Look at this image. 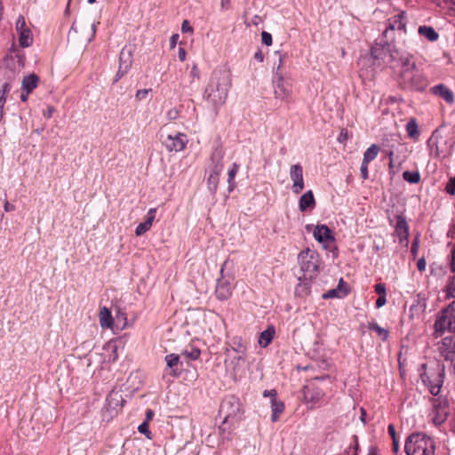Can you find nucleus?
<instances>
[{
    "instance_id": "473e14b6",
    "label": "nucleus",
    "mask_w": 455,
    "mask_h": 455,
    "mask_svg": "<svg viewBox=\"0 0 455 455\" xmlns=\"http://www.w3.org/2000/svg\"><path fill=\"white\" fill-rule=\"evenodd\" d=\"M108 405L113 409L123 406V398L118 392H111L107 398Z\"/></svg>"
},
{
    "instance_id": "a211bd4d",
    "label": "nucleus",
    "mask_w": 455,
    "mask_h": 455,
    "mask_svg": "<svg viewBox=\"0 0 455 455\" xmlns=\"http://www.w3.org/2000/svg\"><path fill=\"white\" fill-rule=\"evenodd\" d=\"M433 94L443 99L447 103L452 104L454 101L453 92L444 84H438L431 88Z\"/></svg>"
},
{
    "instance_id": "79ce46f5",
    "label": "nucleus",
    "mask_w": 455,
    "mask_h": 455,
    "mask_svg": "<svg viewBox=\"0 0 455 455\" xmlns=\"http://www.w3.org/2000/svg\"><path fill=\"white\" fill-rule=\"evenodd\" d=\"M445 190L450 195H455V177L451 178L446 185Z\"/></svg>"
},
{
    "instance_id": "6e6d98bb",
    "label": "nucleus",
    "mask_w": 455,
    "mask_h": 455,
    "mask_svg": "<svg viewBox=\"0 0 455 455\" xmlns=\"http://www.w3.org/2000/svg\"><path fill=\"white\" fill-rule=\"evenodd\" d=\"M387 302L386 296H379V298L376 300V307L378 308L383 307Z\"/></svg>"
},
{
    "instance_id": "8fccbe9b",
    "label": "nucleus",
    "mask_w": 455,
    "mask_h": 455,
    "mask_svg": "<svg viewBox=\"0 0 455 455\" xmlns=\"http://www.w3.org/2000/svg\"><path fill=\"white\" fill-rule=\"evenodd\" d=\"M375 291L379 294V296H386V285L384 283H377L375 285Z\"/></svg>"
},
{
    "instance_id": "412c9836",
    "label": "nucleus",
    "mask_w": 455,
    "mask_h": 455,
    "mask_svg": "<svg viewBox=\"0 0 455 455\" xmlns=\"http://www.w3.org/2000/svg\"><path fill=\"white\" fill-rule=\"evenodd\" d=\"M315 206V201L311 190H308L302 195L299 200V208L301 212H305L307 209H313Z\"/></svg>"
},
{
    "instance_id": "e2e57ef3",
    "label": "nucleus",
    "mask_w": 455,
    "mask_h": 455,
    "mask_svg": "<svg viewBox=\"0 0 455 455\" xmlns=\"http://www.w3.org/2000/svg\"><path fill=\"white\" fill-rule=\"evenodd\" d=\"M4 208L5 212H12L15 210V206L7 201L4 203Z\"/></svg>"
},
{
    "instance_id": "f3484780",
    "label": "nucleus",
    "mask_w": 455,
    "mask_h": 455,
    "mask_svg": "<svg viewBox=\"0 0 455 455\" xmlns=\"http://www.w3.org/2000/svg\"><path fill=\"white\" fill-rule=\"evenodd\" d=\"M348 294V288L346 282L340 279L338 286L335 289L329 290L323 295V299H343Z\"/></svg>"
},
{
    "instance_id": "a19ab883",
    "label": "nucleus",
    "mask_w": 455,
    "mask_h": 455,
    "mask_svg": "<svg viewBox=\"0 0 455 455\" xmlns=\"http://www.w3.org/2000/svg\"><path fill=\"white\" fill-rule=\"evenodd\" d=\"M185 355H187V357H188L189 359H192V360H196L199 358L200 355H201V351L200 349L198 348H196V347H192L190 350H186L185 351Z\"/></svg>"
},
{
    "instance_id": "680f3d73",
    "label": "nucleus",
    "mask_w": 455,
    "mask_h": 455,
    "mask_svg": "<svg viewBox=\"0 0 455 455\" xmlns=\"http://www.w3.org/2000/svg\"><path fill=\"white\" fill-rule=\"evenodd\" d=\"M128 71H122L121 67H119L118 71L116 72L115 82H117L122 76H124Z\"/></svg>"
},
{
    "instance_id": "b1692460",
    "label": "nucleus",
    "mask_w": 455,
    "mask_h": 455,
    "mask_svg": "<svg viewBox=\"0 0 455 455\" xmlns=\"http://www.w3.org/2000/svg\"><path fill=\"white\" fill-rule=\"evenodd\" d=\"M132 64V55L131 51L123 49L120 52L119 57V67L122 71H128Z\"/></svg>"
},
{
    "instance_id": "a18cd8bd",
    "label": "nucleus",
    "mask_w": 455,
    "mask_h": 455,
    "mask_svg": "<svg viewBox=\"0 0 455 455\" xmlns=\"http://www.w3.org/2000/svg\"><path fill=\"white\" fill-rule=\"evenodd\" d=\"M275 53L278 54V64L276 66V68H275L274 76H278V72H282V66L283 64V60L285 59V56L280 54L277 52Z\"/></svg>"
},
{
    "instance_id": "c85d7f7f",
    "label": "nucleus",
    "mask_w": 455,
    "mask_h": 455,
    "mask_svg": "<svg viewBox=\"0 0 455 455\" xmlns=\"http://www.w3.org/2000/svg\"><path fill=\"white\" fill-rule=\"evenodd\" d=\"M270 403L272 410L271 420L275 422L278 420L279 416L283 413L284 410V404L282 401L277 399L271 401Z\"/></svg>"
},
{
    "instance_id": "f704fd0d",
    "label": "nucleus",
    "mask_w": 455,
    "mask_h": 455,
    "mask_svg": "<svg viewBox=\"0 0 455 455\" xmlns=\"http://www.w3.org/2000/svg\"><path fill=\"white\" fill-rule=\"evenodd\" d=\"M369 329L372 331H375L382 340H386L388 338V331L380 327L376 323H371L369 324Z\"/></svg>"
},
{
    "instance_id": "5fc2aeb1",
    "label": "nucleus",
    "mask_w": 455,
    "mask_h": 455,
    "mask_svg": "<svg viewBox=\"0 0 455 455\" xmlns=\"http://www.w3.org/2000/svg\"><path fill=\"white\" fill-rule=\"evenodd\" d=\"M149 91L150 90H148V89H141V90L137 91L136 95H135L136 99L139 100L146 99Z\"/></svg>"
},
{
    "instance_id": "e433bc0d",
    "label": "nucleus",
    "mask_w": 455,
    "mask_h": 455,
    "mask_svg": "<svg viewBox=\"0 0 455 455\" xmlns=\"http://www.w3.org/2000/svg\"><path fill=\"white\" fill-rule=\"evenodd\" d=\"M406 131L411 138H414L419 135V127L415 119H411L407 123Z\"/></svg>"
},
{
    "instance_id": "f257e3e1",
    "label": "nucleus",
    "mask_w": 455,
    "mask_h": 455,
    "mask_svg": "<svg viewBox=\"0 0 455 455\" xmlns=\"http://www.w3.org/2000/svg\"><path fill=\"white\" fill-rule=\"evenodd\" d=\"M405 12H400L388 20V24L383 32L382 42L376 43L371 49V54L375 60H382L384 64L395 67L402 65L401 78L403 83L417 91L424 90L427 85V80L424 74L416 68L411 57L402 54L396 48V44L405 43Z\"/></svg>"
},
{
    "instance_id": "6e6552de",
    "label": "nucleus",
    "mask_w": 455,
    "mask_h": 455,
    "mask_svg": "<svg viewBox=\"0 0 455 455\" xmlns=\"http://www.w3.org/2000/svg\"><path fill=\"white\" fill-rule=\"evenodd\" d=\"M188 142V137L182 132H174L163 137L162 144L169 152H180L182 151Z\"/></svg>"
},
{
    "instance_id": "72a5a7b5",
    "label": "nucleus",
    "mask_w": 455,
    "mask_h": 455,
    "mask_svg": "<svg viewBox=\"0 0 455 455\" xmlns=\"http://www.w3.org/2000/svg\"><path fill=\"white\" fill-rule=\"evenodd\" d=\"M238 171H239V164H237L236 163H234L232 165V168L228 171V182L229 191H232L235 187L234 180H235V177L237 174Z\"/></svg>"
},
{
    "instance_id": "774afa93",
    "label": "nucleus",
    "mask_w": 455,
    "mask_h": 455,
    "mask_svg": "<svg viewBox=\"0 0 455 455\" xmlns=\"http://www.w3.org/2000/svg\"><path fill=\"white\" fill-rule=\"evenodd\" d=\"M443 4L448 7L455 6V0H443Z\"/></svg>"
},
{
    "instance_id": "69168bd1",
    "label": "nucleus",
    "mask_w": 455,
    "mask_h": 455,
    "mask_svg": "<svg viewBox=\"0 0 455 455\" xmlns=\"http://www.w3.org/2000/svg\"><path fill=\"white\" fill-rule=\"evenodd\" d=\"M254 59L259 60V62H262L263 60H264V56H263V53L260 52V51H258L257 52H255L254 54Z\"/></svg>"
},
{
    "instance_id": "f8f14e48",
    "label": "nucleus",
    "mask_w": 455,
    "mask_h": 455,
    "mask_svg": "<svg viewBox=\"0 0 455 455\" xmlns=\"http://www.w3.org/2000/svg\"><path fill=\"white\" fill-rule=\"evenodd\" d=\"M292 182L291 190L294 194H299L304 189L303 168L299 164H292L289 172Z\"/></svg>"
},
{
    "instance_id": "4c0bfd02",
    "label": "nucleus",
    "mask_w": 455,
    "mask_h": 455,
    "mask_svg": "<svg viewBox=\"0 0 455 455\" xmlns=\"http://www.w3.org/2000/svg\"><path fill=\"white\" fill-rule=\"evenodd\" d=\"M11 87V84L6 82L3 84L2 89L0 91V109L2 110L6 101L5 96L8 92H10Z\"/></svg>"
},
{
    "instance_id": "09e8293b",
    "label": "nucleus",
    "mask_w": 455,
    "mask_h": 455,
    "mask_svg": "<svg viewBox=\"0 0 455 455\" xmlns=\"http://www.w3.org/2000/svg\"><path fill=\"white\" fill-rule=\"evenodd\" d=\"M181 31L183 33H192L193 32V28L191 27L190 23L188 20H184L182 21V24H181Z\"/></svg>"
},
{
    "instance_id": "c9c22d12",
    "label": "nucleus",
    "mask_w": 455,
    "mask_h": 455,
    "mask_svg": "<svg viewBox=\"0 0 455 455\" xmlns=\"http://www.w3.org/2000/svg\"><path fill=\"white\" fill-rule=\"evenodd\" d=\"M403 178L411 184H416L420 180V175L418 172L406 171L403 173Z\"/></svg>"
},
{
    "instance_id": "9d476101",
    "label": "nucleus",
    "mask_w": 455,
    "mask_h": 455,
    "mask_svg": "<svg viewBox=\"0 0 455 455\" xmlns=\"http://www.w3.org/2000/svg\"><path fill=\"white\" fill-rule=\"evenodd\" d=\"M15 28L19 36V44L21 47H28L33 43V35L27 26L25 18L20 15L17 19Z\"/></svg>"
},
{
    "instance_id": "ea45409f",
    "label": "nucleus",
    "mask_w": 455,
    "mask_h": 455,
    "mask_svg": "<svg viewBox=\"0 0 455 455\" xmlns=\"http://www.w3.org/2000/svg\"><path fill=\"white\" fill-rule=\"evenodd\" d=\"M437 143H438L437 139L434 138V137L430 138V140H428V145L431 148L432 153L435 154V156H439L441 152L439 150Z\"/></svg>"
},
{
    "instance_id": "864d4df0",
    "label": "nucleus",
    "mask_w": 455,
    "mask_h": 455,
    "mask_svg": "<svg viewBox=\"0 0 455 455\" xmlns=\"http://www.w3.org/2000/svg\"><path fill=\"white\" fill-rule=\"evenodd\" d=\"M220 11L226 12L231 8V0H220Z\"/></svg>"
},
{
    "instance_id": "2f4dec72",
    "label": "nucleus",
    "mask_w": 455,
    "mask_h": 455,
    "mask_svg": "<svg viewBox=\"0 0 455 455\" xmlns=\"http://www.w3.org/2000/svg\"><path fill=\"white\" fill-rule=\"evenodd\" d=\"M379 150L380 148L377 144L371 145L363 154V162L369 164L374 160L377 157Z\"/></svg>"
},
{
    "instance_id": "4d7b16f0",
    "label": "nucleus",
    "mask_w": 455,
    "mask_h": 455,
    "mask_svg": "<svg viewBox=\"0 0 455 455\" xmlns=\"http://www.w3.org/2000/svg\"><path fill=\"white\" fill-rule=\"evenodd\" d=\"M186 56H187L186 50L182 47H180L179 51H178V57H179L180 60L184 61L186 60Z\"/></svg>"
},
{
    "instance_id": "de8ad7c7",
    "label": "nucleus",
    "mask_w": 455,
    "mask_h": 455,
    "mask_svg": "<svg viewBox=\"0 0 455 455\" xmlns=\"http://www.w3.org/2000/svg\"><path fill=\"white\" fill-rule=\"evenodd\" d=\"M190 76L192 78V82L194 80H198L200 78V71H199L196 64H194L192 66L191 71H190Z\"/></svg>"
},
{
    "instance_id": "13d9d810",
    "label": "nucleus",
    "mask_w": 455,
    "mask_h": 455,
    "mask_svg": "<svg viewBox=\"0 0 455 455\" xmlns=\"http://www.w3.org/2000/svg\"><path fill=\"white\" fill-rule=\"evenodd\" d=\"M387 431H388V434L390 435V436L392 437V439L397 438L395 428L394 425H392V424L388 425Z\"/></svg>"
},
{
    "instance_id": "9b49d317",
    "label": "nucleus",
    "mask_w": 455,
    "mask_h": 455,
    "mask_svg": "<svg viewBox=\"0 0 455 455\" xmlns=\"http://www.w3.org/2000/svg\"><path fill=\"white\" fill-rule=\"evenodd\" d=\"M220 411L225 415V420L234 419L241 412V403L235 396L225 399L220 405Z\"/></svg>"
},
{
    "instance_id": "39448f33",
    "label": "nucleus",
    "mask_w": 455,
    "mask_h": 455,
    "mask_svg": "<svg viewBox=\"0 0 455 455\" xmlns=\"http://www.w3.org/2000/svg\"><path fill=\"white\" fill-rule=\"evenodd\" d=\"M273 92L275 99L289 103L292 100V84L285 79L283 72L273 76Z\"/></svg>"
},
{
    "instance_id": "a878e982",
    "label": "nucleus",
    "mask_w": 455,
    "mask_h": 455,
    "mask_svg": "<svg viewBox=\"0 0 455 455\" xmlns=\"http://www.w3.org/2000/svg\"><path fill=\"white\" fill-rule=\"evenodd\" d=\"M323 393L318 388L307 389L305 391L304 397L307 403L313 405L316 404L322 400Z\"/></svg>"
},
{
    "instance_id": "20e7f679",
    "label": "nucleus",
    "mask_w": 455,
    "mask_h": 455,
    "mask_svg": "<svg viewBox=\"0 0 455 455\" xmlns=\"http://www.w3.org/2000/svg\"><path fill=\"white\" fill-rule=\"evenodd\" d=\"M298 261L306 278H312L317 274L320 259L315 251L309 248L301 251L298 255Z\"/></svg>"
},
{
    "instance_id": "603ef678",
    "label": "nucleus",
    "mask_w": 455,
    "mask_h": 455,
    "mask_svg": "<svg viewBox=\"0 0 455 455\" xmlns=\"http://www.w3.org/2000/svg\"><path fill=\"white\" fill-rule=\"evenodd\" d=\"M263 396L269 397L270 398V402L273 401V400H275V399H277L276 398V396H277L276 390L275 389L265 390L263 392Z\"/></svg>"
},
{
    "instance_id": "dca6fc26",
    "label": "nucleus",
    "mask_w": 455,
    "mask_h": 455,
    "mask_svg": "<svg viewBox=\"0 0 455 455\" xmlns=\"http://www.w3.org/2000/svg\"><path fill=\"white\" fill-rule=\"evenodd\" d=\"M222 169H223V166H222L221 161L219 160L214 164V166L212 170V172L210 173V175L207 179L208 188L212 192H215L218 188L219 179H220V175L222 172Z\"/></svg>"
},
{
    "instance_id": "423d86ee",
    "label": "nucleus",
    "mask_w": 455,
    "mask_h": 455,
    "mask_svg": "<svg viewBox=\"0 0 455 455\" xmlns=\"http://www.w3.org/2000/svg\"><path fill=\"white\" fill-rule=\"evenodd\" d=\"M435 332L443 333L448 330L455 334V300L443 312L435 323Z\"/></svg>"
},
{
    "instance_id": "ddd939ff",
    "label": "nucleus",
    "mask_w": 455,
    "mask_h": 455,
    "mask_svg": "<svg viewBox=\"0 0 455 455\" xmlns=\"http://www.w3.org/2000/svg\"><path fill=\"white\" fill-rule=\"evenodd\" d=\"M433 415L432 420L435 425H441L445 421L449 414L447 403L440 398H435L432 402Z\"/></svg>"
},
{
    "instance_id": "37998d69",
    "label": "nucleus",
    "mask_w": 455,
    "mask_h": 455,
    "mask_svg": "<svg viewBox=\"0 0 455 455\" xmlns=\"http://www.w3.org/2000/svg\"><path fill=\"white\" fill-rule=\"evenodd\" d=\"M138 430L140 433L144 434L147 437L149 438L150 431L148 430V423L144 421L138 427Z\"/></svg>"
},
{
    "instance_id": "3c124183",
    "label": "nucleus",
    "mask_w": 455,
    "mask_h": 455,
    "mask_svg": "<svg viewBox=\"0 0 455 455\" xmlns=\"http://www.w3.org/2000/svg\"><path fill=\"white\" fill-rule=\"evenodd\" d=\"M360 172H361V176H362L363 180H367L369 177L367 163L362 162Z\"/></svg>"
},
{
    "instance_id": "bb28decb",
    "label": "nucleus",
    "mask_w": 455,
    "mask_h": 455,
    "mask_svg": "<svg viewBox=\"0 0 455 455\" xmlns=\"http://www.w3.org/2000/svg\"><path fill=\"white\" fill-rule=\"evenodd\" d=\"M38 80V76L35 74H29L28 76H24L21 84L22 91L31 92L35 88H36Z\"/></svg>"
},
{
    "instance_id": "f03ea898",
    "label": "nucleus",
    "mask_w": 455,
    "mask_h": 455,
    "mask_svg": "<svg viewBox=\"0 0 455 455\" xmlns=\"http://www.w3.org/2000/svg\"><path fill=\"white\" fill-rule=\"evenodd\" d=\"M232 84L231 73L226 68L215 69L204 91V99L215 108L222 106Z\"/></svg>"
},
{
    "instance_id": "6ab92c4d",
    "label": "nucleus",
    "mask_w": 455,
    "mask_h": 455,
    "mask_svg": "<svg viewBox=\"0 0 455 455\" xmlns=\"http://www.w3.org/2000/svg\"><path fill=\"white\" fill-rule=\"evenodd\" d=\"M423 382L429 387V391L433 395H437L443 385V378L441 373L436 374L435 380L429 376L422 377Z\"/></svg>"
},
{
    "instance_id": "aec40b11",
    "label": "nucleus",
    "mask_w": 455,
    "mask_h": 455,
    "mask_svg": "<svg viewBox=\"0 0 455 455\" xmlns=\"http://www.w3.org/2000/svg\"><path fill=\"white\" fill-rule=\"evenodd\" d=\"M314 237L319 243H325L334 240L330 228L325 225H318L315 227L314 230Z\"/></svg>"
},
{
    "instance_id": "bf43d9fd",
    "label": "nucleus",
    "mask_w": 455,
    "mask_h": 455,
    "mask_svg": "<svg viewBox=\"0 0 455 455\" xmlns=\"http://www.w3.org/2000/svg\"><path fill=\"white\" fill-rule=\"evenodd\" d=\"M417 267L419 271H424L426 269V260L421 258L417 262Z\"/></svg>"
},
{
    "instance_id": "7c9ffc66",
    "label": "nucleus",
    "mask_w": 455,
    "mask_h": 455,
    "mask_svg": "<svg viewBox=\"0 0 455 455\" xmlns=\"http://www.w3.org/2000/svg\"><path fill=\"white\" fill-rule=\"evenodd\" d=\"M165 362H166L167 368L171 370L170 374L172 376H176L177 370L175 368L178 366L179 362H180L179 355H177L175 354L167 355L165 356Z\"/></svg>"
},
{
    "instance_id": "4468645a",
    "label": "nucleus",
    "mask_w": 455,
    "mask_h": 455,
    "mask_svg": "<svg viewBox=\"0 0 455 455\" xmlns=\"http://www.w3.org/2000/svg\"><path fill=\"white\" fill-rule=\"evenodd\" d=\"M102 358V363H113L117 360V346L115 342L109 341L106 343L102 347V352L100 354Z\"/></svg>"
},
{
    "instance_id": "393cba45",
    "label": "nucleus",
    "mask_w": 455,
    "mask_h": 455,
    "mask_svg": "<svg viewBox=\"0 0 455 455\" xmlns=\"http://www.w3.org/2000/svg\"><path fill=\"white\" fill-rule=\"evenodd\" d=\"M395 232L397 233L401 241L408 238V225L404 218L398 216L395 223Z\"/></svg>"
},
{
    "instance_id": "7ed1b4c3",
    "label": "nucleus",
    "mask_w": 455,
    "mask_h": 455,
    "mask_svg": "<svg viewBox=\"0 0 455 455\" xmlns=\"http://www.w3.org/2000/svg\"><path fill=\"white\" fill-rule=\"evenodd\" d=\"M404 450L407 455H435V442L422 433L410 435L405 442Z\"/></svg>"
},
{
    "instance_id": "1a4fd4ad",
    "label": "nucleus",
    "mask_w": 455,
    "mask_h": 455,
    "mask_svg": "<svg viewBox=\"0 0 455 455\" xmlns=\"http://www.w3.org/2000/svg\"><path fill=\"white\" fill-rule=\"evenodd\" d=\"M437 349L446 361L455 363V334L444 337L437 344Z\"/></svg>"
},
{
    "instance_id": "0eeeda50",
    "label": "nucleus",
    "mask_w": 455,
    "mask_h": 455,
    "mask_svg": "<svg viewBox=\"0 0 455 455\" xmlns=\"http://www.w3.org/2000/svg\"><path fill=\"white\" fill-rule=\"evenodd\" d=\"M228 261H225L220 268V277L218 278L216 286V296L219 299L224 300L228 299L233 291L232 281L234 280L233 275L226 276L224 275V269Z\"/></svg>"
},
{
    "instance_id": "58836bf2",
    "label": "nucleus",
    "mask_w": 455,
    "mask_h": 455,
    "mask_svg": "<svg viewBox=\"0 0 455 455\" xmlns=\"http://www.w3.org/2000/svg\"><path fill=\"white\" fill-rule=\"evenodd\" d=\"M445 291L448 298H455V275L450 278Z\"/></svg>"
},
{
    "instance_id": "052dcab7",
    "label": "nucleus",
    "mask_w": 455,
    "mask_h": 455,
    "mask_svg": "<svg viewBox=\"0 0 455 455\" xmlns=\"http://www.w3.org/2000/svg\"><path fill=\"white\" fill-rule=\"evenodd\" d=\"M55 111L53 107H48L47 110L44 112V116L47 118H51Z\"/></svg>"
},
{
    "instance_id": "c756f323",
    "label": "nucleus",
    "mask_w": 455,
    "mask_h": 455,
    "mask_svg": "<svg viewBox=\"0 0 455 455\" xmlns=\"http://www.w3.org/2000/svg\"><path fill=\"white\" fill-rule=\"evenodd\" d=\"M418 31L420 36L426 37L430 42H435L439 37L438 33L432 27L420 26Z\"/></svg>"
},
{
    "instance_id": "0e129e2a",
    "label": "nucleus",
    "mask_w": 455,
    "mask_h": 455,
    "mask_svg": "<svg viewBox=\"0 0 455 455\" xmlns=\"http://www.w3.org/2000/svg\"><path fill=\"white\" fill-rule=\"evenodd\" d=\"M393 441V451L395 453H397L398 451H399V443H398V439H392Z\"/></svg>"
},
{
    "instance_id": "4be33fe9",
    "label": "nucleus",
    "mask_w": 455,
    "mask_h": 455,
    "mask_svg": "<svg viewBox=\"0 0 455 455\" xmlns=\"http://www.w3.org/2000/svg\"><path fill=\"white\" fill-rule=\"evenodd\" d=\"M246 347L239 342V355L234 356L231 360V363L234 364V371H238L246 363Z\"/></svg>"
},
{
    "instance_id": "c03bdc74",
    "label": "nucleus",
    "mask_w": 455,
    "mask_h": 455,
    "mask_svg": "<svg viewBox=\"0 0 455 455\" xmlns=\"http://www.w3.org/2000/svg\"><path fill=\"white\" fill-rule=\"evenodd\" d=\"M261 41L264 44L269 46L272 44V36L266 31L261 33Z\"/></svg>"
},
{
    "instance_id": "338daca9",
    "label": "nucleus",
    "mask_w": 455,
    "mask_h": 455,
    "mask_svg": "<svg viewBox=\"0 0 455 455\" xmlns=\"http://www.w3.org/2000/svg\"><path fill=\"white\" fill-rule=\"evenodd\" d=\"M153 416H154V411L152 410H148L146 411V420L145 421L148 422L149 420L152 419Z\"/></svg>"
},
{
    "instance_id": "49530a36",
    "label": "nucleus",
    "mask_w": 455,
    "mask_h": 455,
    "mask_svg": "<svg viewBox=\"0 0 455 455\" xmlns=\"http://www.w3.org/2000/svg\"><path fill=\"white\" fill-rule=\"evenodd\" d=\"M180 112L176 108L168 110L166 116L169 120H176L179 117Z\"/></svg>"
},
{
    "instance_id": "cd10ccee",
    "label": "nucleus",
    "mask_w": 455,
    "mask_h": 455,
    "mask_svg": "<svg viewBox=\"0 0 455 455\" xmlns=\"http://www.w3.org/2000/svg\"><path fill=\"white\" fill-rule=\"evenodd\" d=\"M275 335L274 327H268L267 330L263 331L259 339V344L262 347H267L272 341Z\"/></svg>"
},
{
    "instance_id": "5701e85b",
    "label": "nucleus",
    "mask_w": 455,
    "mask_h": 455,
    "mask_svg": "<svg viewBox=\"0 0 455 455\" xmlns=\"http://www.w3.org/2000/svg\"><path fill=\"white\" fill-rule=\"evenodd\" d=\"M99 317L100 324L102 328H111L113 326L114 319L111 311L108 307H103L100 308Z\"/></svg>"
},
{
    "instance_id": "2eb2a0df",
    "label": "nucleus",
    "mask_w": 455,
    "mask_h": 455,
    "mask_svg": "<svg viewBox=\"0 0 455 455\" xmlns=\"http://www.w3.org/2000/svg\"><path fill=\"white\" fill-rule=\"evenodd\" d=\"M156 208H150L148 211L146 220L143 222L140 223L135 229V235L137 236L142 235L151 228L153 222L156 219Z\"/></svg>"
}]
</instances>
